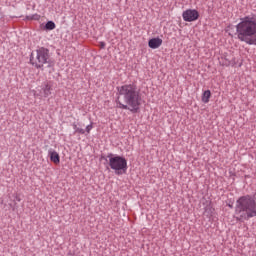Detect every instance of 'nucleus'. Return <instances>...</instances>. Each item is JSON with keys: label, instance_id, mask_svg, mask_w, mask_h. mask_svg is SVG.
<instances>
[{"label": "nucleus", "instance_id": "nucleus-3", "mask_svg": "<svg viewBox=\"0 0 256 256\" xmlns=\"http://www.w3.org/2000/svg\"><path fill=\"white\" fill-rule=\"evenodd\" d=\"M256 217V200L250 195L242 196L236 201V221H249Z\"/></svg>", "mask_w": 256, "mask_h": 256}, {"label": "nucleus", "instance_id": "nucleus-10", "mask_svg": "<svg viewBox=\"0 0 256 256\" xmlns=\"http://www.w3.org/2000/svg\"><path fill=\"white\" fill-rule=\"evenodd\" d=\"M43 91V97H49L51 95V84L47 83L42 88Z\"/></svg>", "mask_w": 256, "mask_h": 256}, {"label": "nucleus", "instance_id": "nucleus-7", "mask_svg": "<svg viewBox=\"0 0 256 256\" xmlns=\"http://www.w3.org/2000/svg\"><path fill=\"white\" fill-rule=\"evenodd\" d=\"M48 155L50 157V161L55 165H59V163H61V157L59 156V153L57 151L49 150Z\"/></svg>", "mask_w": 256, "mask_h": 256}, {"label": "nucleus", "instance_id": "nucleus-6", "mask_svg": "<svg viewBox=\"0 0 256 256\" xmlns=\"http://www.w3.org/2000/svg\"><path fill=\"white\" fill-rule=\"evenodd\" d=\"M182 18L184 21L188 23H192L193 21H197L199 19V11L195 9H187L182 13Z\"/></svg>", "mask_w": 256, "mask_h": 256}, {"label": "nucleus", "instance_id": "nucleus-13", "mask_svg": "<svg viewBox=\"0 0 256 256\" xmlns=\"http://www.w3.org/2000/svg\"><path fill=\"white\" fill-rule=\"evenodd\" d=\"M91 129H93V124L86 126V133H91Z\"/></svg>", "mask_w": 256, "mask_h": 256}, {"label": "nucleus", "instance_id": "nucleus-2", "mask_svg": "<svg viewBox=\"0 0 256 256\" xmlns=\"http://www.w3.org/2000/svg\"><path fill=\"white\" fill-rule=\"evenodd\" d=\"M236 35L239 41L247 45H256V16L240 18L236 25Z\"/></svg>", "mask_w": 256, "mask_h": 256}, {"label": "nucleus", "instance_id": "nucleus-1", "mask_svg": "<svg viewBox=\"0 0 256 256\" xmlns=\"http://www.w3.org/2000/svg\"><path fill=\"white\" fill-rule=\"evenodd\" d=\"M116 100L118 109H128L131 113H137L141 107V92L135 84H125L117 88Z\"/></svg>", "mask_w": 256, "mask_h": 256}, {"label": "nucleus", "instance_id": "nucleus-8", "mask_svg": "<svg viewBox=\"0 0 256 256\" xmlns=\"http://www.w3.org/2000/svg\"><path fill=\"white\" fill-rule=\"evenodd\" d=\"M160 45H163V40L161 38H152L148 41L150 49H159Z\"/></svg>", "mask_w": 256, "mask_h": 256}, {"label": "nucleus", "instance_id": "nucleus-14", "mask_svg": "<svg viewBox=\"0 0 256 256\" xmlns=\"http://www.w3.org/2000/svg\"><path fill=\"white\" fill-rule=\"evenodd\" d=\"M100 47H101L102 49H104V47H105V42H101V43H100Z\"/></svg>", "mask_w": 256, "mask_h": 256}, {"label": "nucleus", "instance_id": "nucleus-15", "mask_svg": "<svg viewBox=\"0 0 256 256\" xmlns=\"http://www.w3.org/2000/svg\"><path fill=\"white\" fill-rule=\"evenodd\" d=\"M16 201H21V198L19 197V195H16Z\"/></svg>", "mask_w": 256, "mask_h": 256}, {"label": "nucleus", "instance_id": "nucleus-9", "mask_svg": "<svg viewBox=\"0 0 256 256\" xmlns=\"http://www.w3.org/2000/svg\"><path fill=\"white\" fill-rule=\"evenodd\" d=\"M74 135H85V129L77 126V123H73Z\"/></svg>", "mask_w": 256, "mask_h": 256}, {"label": "nucleus", "instance_id": "nucleus-4", "mask_svg": "<svg viewBox=\"0 0 256 256\" xmlns=\"http://www.w3.org/2000/svg\"><path fill=\"white\" fill-rule=\"evenodd\" d=\"M108 157V165L116 175H124L127 173V159L123 156L110 154Z\"/></svg>", "mask_w": 256, "mask_h": 256}, {"label": "nucleus", "instance_id": "nucleus-11", "mask_svg": "<svg viewBox=\"0 0 256 256\" xmlns=\"http://www.w3.org/2000/svg\"><path fill=\"white\" fill-rule=\"evenodd\" d=\"M209 99H211V90H206L202 94V103H209Z\"/></svg>", "mask_w": 256, "mask_h": 256}, {"label": "nucleus", "instance_id": "nucleus-5", "mask_svg": "<svg viewBox=\"0 0 256 256\" xmlns=\"http://www.w3.org/2000/svg\"><path fill=\"white\" fill-rule=\"evenodd\" d=\"M49 61V50L43 47L37 49L36 52L32 53L30 57V63L36 67V69L43 68V65H47Z\"/></svg>", "mask_w": 256, "mask_h": 256}, {"label": "nucleus", "instance_id": "nucleus-12", "mask_svg": "<svg viewBox=\"0 0 256 256\" xmlns=\"http://www.w3.org/2000/svg\"><path fill=\"white\" fill-rule=\"evenodd\" d=\"M45 27L48 31H53V29H55V23L53 21H49L46 23Z\"/></svg>", "mask_w": 256, "mask_h": 256}]
</instances>
